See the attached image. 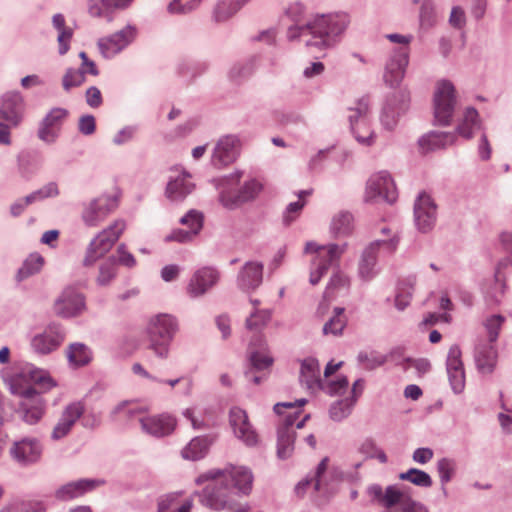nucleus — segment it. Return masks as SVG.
Segmentation results:
<instances>
[{"label":"nucleus","instance_id":"1","mask_svg":"<svg viewBox=\"0 0 512 512\" xmlns=\"http://www.w3.org/2000/svg\"><path fill=\"white\" fill-rule=\"evenodd\" d=\"M49 373L33 365H26L10 382V392L19 396L16 413L28 425L37 424L45 413V401L41 393L55 387Z\"/></svg>","mask_w":512,"mask_h":512},{"label":"nucleus","instance_id":"2","mask_svg":"<svg viewBox=\"0 0 512 512\" xmlns=\"http://www.w3.org/2000/svg\"><path fill=\"white\" fill-rule=\"evenodd\" d=\"M351 23V16L345 11L315 14L303 25L289 26V41H302L306 47L327 50L336 47L344 37Z\"/></svg>","mask_w":512,"mask_h":512},{"label":"nucleus","instance_id":"3","mask_svg":"<svg viewBox=\"0 0 512 512\" xmlns=\"http://www.w3.org/2000/svg\"><path fill=\"white\" fill-rule=\"evenodd\" d=\"M178 331L177 319L170 314H158L150 318L146 334L147 348L159 359L169 358L171 344Z\"/></svg>","mask_w":512,"mask_h":512},{"label":"nucleus","instance_id":"4","mask_svg":"<svg viewBox=\"0 0 512 512\" xmlns=\"http://www.w3.org/2000/svg\"><path fill=\"white\" fill-rule=\"evenodd\" d=\"M367 495L372 504L386 510L400 506L399 512H429L420 502L407 496L397 485H388L385 489L379 484L367 487Z\"/></svg>","mask_w":512,"mask_h":512},{"label":"nucleus","instance_id":"5","mask_svg":"<svg viewBox=\"0 0 512 512\" xmlns=\"http://www.w3.org/2000/svg\"><path fill=\"white\" fill-rule=\"evenodd\" d=\"M228 483L231 492L248 495L252 491L254 476L250 468L246 466L229 465L224 469H211L201 474L197 479V484H202L208 478H219Z\"/></svg>","mask_w":512,"mask_h":512},{"label":"nucleus","instance_id":"6","mask_svg":"<svg viewBox=\"0 0 512 512\" xmlns=\"http://www.w3.org/2000/svg\"><path fill=\"white\" fill-rule=\"evenodd\" d=\"M125 228L126 223L119 219L99 232L87 246L83 265L91 266L108 253L123 234Z\"/></svg>","mask_w":512,"mask_h":512},{"label":"nucleus","instance_id":"7","mask_svg":"<svg viewBox=\"0 0 512 512\" xmlns=\"http://www.w3.org/2000/svg\"><path fill=\"white\" fill-rule=\"evenodd\" d=\"M348 111V121L355 139L362 145L371 146L374 143L375 134L370 127L369 98L361 97Z\"/></svg>","mask_w":512,"mask_h":512},{"label":"nucleus","instance_id":"8","mask_svg":"<svg viewBox=\"0 0 512 512\" xmlns=\"http://www.w3.org/2000/svg\"><path fill=\"white\" fill-rule=\"evenodd\" d=\"M456 108L454 85L448 80L437 83L433 97L434 124L449 126Z\"/></svg>","mask_w":512,"mask_h":512},{"label":"nucleus","instance_id":"9","mask_svg":"<svg viewBox=\"0 0 512 512\" xmlns=\"http://www.w3.org/2000/svg\"><path fill=\"white\" fill-rule=\"evenodd\" d=\"M65 327L57 322L49 323L30 339L31 350L37 355H49L56 351L66 339Z\"/></svg>","mask_w":512,"mask_h":512},{"label":"nucleus","instance_id":"10","mask_svg":"<svg viewBox=\"0 0 512 512\" xmlns=\"http://www.w3.org/2000/svg\"><path fill=\"white\" fill-rule=\"evenodd\" d=\"M207 480H212V482L199 494L201 504L213 510L232 508L234 492H231L228 483L222 477L208 478Z\"/></svg>","mask_w":512,"mask_h":512},{"label":"nucleus","instance_id":"11","mask_svg":"<svg viewBox=\"0 0 512 512\" xmlns=\"http://www.w3.org/2000/svg\"><path fill=\"white\" fill-rule=\"evenodd\" d=\"M396 199L397 189L388 172H378L368 179L365 190L366 202L378 203L384 201L392 204Z\"/></svg>","mask_w":512,"mask_h":512},{"label":"nucleus","instance_id":"12","mask_svg":"<svg viewBox=\"0 0 512 512\" xmlns=\"http://www.w3.org/2000/svg\"><path fill=\"white\" fill-rule=\"evenodd\" d=\"M137 36V28L133 25H126L123 29L98 39L97 47L105 59H112L126 47H128Z\"/></svg>","mask_w":512,"mask_h":512},{"label":"nucleus","instance_id":"13","mask_svg":"<svg viewBox=\"0 0 512 512\" xmlns=\"http://www.w3.org/2000/svg\"><path fill=\"white\" fill-rule=\"evenodd\" d=\"M410 48H394L386 61L383 79L391 88L402 83L409 64Z\"/></svg>","mask_w":512,"mask_h":512},{"label":"nucleus","instance_id":"14","mask_svg":"<svg viewBox=\"0 0 512 512\" xmlns=\"http://www.w3.org/2000/svg\"><path fill=\"white\" fill-rule=\"evenodd\" d=\"M414 221L421 233L430 232L437 221V205L425 192L418 194L414 202Z\"/></svg>","mask_w":512,"mask_h":512},{"label":"nucleus","instance_id":"15","mask_svg":"<svg viewBox=\"0 0 512 512\" xmlns=\"http://www.w3.org/2000/svg\"><path fill=\"white\" fill-rule=\"evenodd\" d=\"M67 116V109L61 107L52 108L40 121L37 137L48 145L54 144L61 134L62 124Z\"/></svg>","mask_w":512,"mask_h":512},{"label":"nucleus","instance_id":"16","mask_svg":"<svg viewBox=\"0 0 512 512\" xmlns=\"http://www.w3.org/2000/svg\"><path fill=\"white\" fill-rule=\"evenodd\" d=\"M85 309L84 295L73 286L66 287L54 303L55 313L62 318L76 317Z\"/></svg>","mask_w":512,"mask_h":512},{"label":"nucleus","instance_id":"17","mask_svg":"<svg viewBox=\"0 0 512 512\" xmlns=\"http://www.w3.org/2000/svg\"><path fill=\"white\" fill-rule=\"evenodd\" d=\"M43 446L37 438L25 437L15 441L10 448L11 457L21 466H30L40 461Z\"/></svg>","mask_w":512,"mask_h":512},{"label":"nucleus","instance_id":"18","mask_svg":"<svg viewBox=\"0 0 512 512\" xmlns=\"http://www.w3.org/2000/svg\"><path fill=\"white\" fill-rule=\"evenodd\" d=\"M116 206V200L110 196L97 197L84 205L81 218L86 226L96 227Z\"/></svg>","mask_w":512,"mask_h":512},{"label":"nucleus","instance_id":"19","mask_svg":"<svg viewBox=\"0 0 512 512\" xmlns=\"http://www.w3.org/2000/svg\"><path fill=\"white\" fill-rule=\"evenodd\" d=\"M240 153V140L233 134L224 135L216 142L211 156V164L223 168L233 163Z\"/></svg>","mask_w":512,"mask_h":512},{"label":"nucleus","instance_id":"20","mask_svg":"<svg viewBox=\"0 0 512 512\" xmlns=\"http://www.w3.org/2000/svg\"><path fill=\"white\" fill-rule=\"evenodd\" d=\"M25 102L18 91H8L0 96V121L20 125L24 118Z\"/></svg>","mask_w":512,"mask_h":512},{"label":"nucleus","instance_id":"21","mask_svg":"<svg viewBox=\"0 0 512 512\" xmlns=\"http://www.w3.org/2000/svg\"><path fill=\"white\" fill-rule=\"evenodd\" d=\"M204 216L203 214L195 209L189 210L183 217L180 218L179 222L182 225L188 227V229H174L165 236L166 242H178L187 243L193 240V238L199 234L203 227Z\"/></svg>","mask_w":512,"mask_h":512},{"label":"nucleus","instance_id":"22","mask_svg":"<svg viewBox=\"0 0 512 512\" xmlns=\"http://www.w3.org/2000/svg\"><path fill=\"white\" fill-rule=\"evenodd\" d=\"M461 349L457 344L449 348L446 359V370L452 391L460 394L465 388V371L461 359Z\"/></svg>","mask_w":512,"mask_h":512},{"label":"nucleus","instance_id":"23","mask_svg":"<svg viewBox=\"0 0 512 512\" xmlns=\"http://www.w3.org/2000/svg\"><path fill=\"white\" fill-rule=\"evenodd\" d=\"M219 272L211 267L198 269L191 276L187 285V294L191 298H198L205 295L219 281Z\"/></svg>","mask_w":512,"mask_h":512},{"label":"nucleus","instance_id":"24","mask_svg":"<svg viewBox=\"0 0 512 512\" xmlns=\"http://www.w3.org/2000/svg\"><path fill=\"white\" fill-rule=\"evenodd\" d=\"M85 412L84 403L81 401H75L68 404L58 422L54 426L51 439L54 441H58L66 437L72 430L75 423L82 417Z\"/></svg>","mask_w":512,"mask_h":512},{"label":"nucleus","instance_id":"25","mask_svg":"<svg viewBox=\"0 0 512 512\" xmlns=\"http://www.w3.org/2000/svg\"><path fill=\"white\" fill-rule=\"evenodd\" d=\"M229 423L234 435L247 446H254L258 442V436L248 420L246 411L239 407H233L229 412Z\"/></svg>","mask_w":512,"mask_h":512},{"label":"nucleus","instance_id":"26","mask_svg":"<svg viewBox=\"0 0 512 512\" xmlns=\"http://www.w3.org/2000/svg\"><path fill=\"white\" fill-rule=\"evenodd\" d=\"M229 423L234 435L247 446H254L258 442V436L248 420L246 411L239 407H233L229 412Z\"/></svg>","mask_w":512,"mask_h":512},{"label":"nucleus","instance_id":"27","mask_svg":"<svg viewBox=\"0 0 512 512\" xmlns=\"http://www.w3.org/2000/svg\"><path fill=\"white\" fill-rule=\"evenodd\" d=\"M141 429L146 434L162 438L170 435L176 427V419L167 413L140 418Z\"/></svg>","mask_w":512,"mask_h":512},{"label":"nucleus","instance_id":"28","mask_svg":"<svg viewBox=\"0 0 512 512\" xmlns=\"http://www.w3.org/2000/svg\"><path fill=\"white\" fill-rule=\"evenodd\" d=\"M294 423L295 415H286L283 424L277 429V457L281 460L290 458L294 452L296 438Z\"/></svg>","mask_w":512,"mask_h":512},{"label":"nucleus","instance_id":"29","mask_svg":"<svg viewBox=\"0 0 512 512\" xmlns=\"http://www.w3.org/2000/svg\"><path fill=\"white\" fill-rule=\"evenodd\" d=\"M263 268L261 262H246L237 276L238 288L244 292L256 290L263 281Z\"/></svg>","mask_w":512,"mask_h":512},{"label":"nucleus","instance_id":"30","mask_svg":"<svg viewBox=\"0 0 512 512\" xmlns=\"http://www.w3.org/2000/svg\"><path fill=\"white\" fill-rule=\"evenodd\" d=\"M195 184L192 182V176L186 171H182L175 177H171L167 183L165 194L172 202H182L189 194L193 192Z\"/></svg>","mask_w":512,"mask_h":512},{"label":"nucleus","instance_id":"31","mask_svg":"<svg viewBox=\"0 0 512 512\" xmlns=\"http://www.w3.org/2000/svg\"><path fill=\"white\" fill-rule=\"evenodd\" d=\"M132 2L133 0H86L87 12L93 18H103L111 22L115 11L126 9Z\"/></svg>","mask_w":512,"mask_h":512},{"label":"nucleus","instance_id":"32","mask_svg":"<svg viewBox=\"0 0 512 512\" xmlns=\"http://www.w3.org/2000/svg\"><path fill=\"white\" fill-rule=\"evenodd\" d=\"M498 359V352L494 343L480 342L475 346L474 361L479 373L492 374Z\"/></svg>","mask_w":512,"mask_h":512},{"label":"nucleus","instance_id":"33","mask_svg":"<svg viewBox=\"0 0 512 512\" xmlns=\"http://www.w3.org/2000/svg\"><path fill=\"white\" fill-rule=\"evenodd\" d=\"M346 245L328 244L327 258L320 261H314L316 268L311 271L309 281L312 285L319 283L321 278L327 273L328 269L336 264L345 250Z\"/></svg>","mask_w":512,"mask_h":512},{"label":"nucleus","instance_id":"34","mask_svg":"<svg viewBox=\"0 0 512 512\" xmlns=\"http://www.w3.org/2000/svg\"><path fill=\"white\" fill-rule=\"evenodd\" d=\"M96 486L97 481L92 479H79L68 482L55 491V498L60 501H69L84 495Z\"/></svg>","mask_w":512,"mask_h":512},{"label":"nucleus","instance_id":"35","mask_svg":"<svg viewBox=\"0 0 512 512\" xmlns=\"http://www.w3.org/2000/svg\"><path fill=\"white\" fill-rule=\"evenodd\" d=\"M215 440L216 436L213 434L196 436L182 449L181 455L187 460H200L206 456Z\"/></svg>","mask_w":512,"mask_h":512},{"label":"nucleus","instance_id":"36","mask_svg":"<svg viewBox=\"0 0 512 512\" xmlns=\"http://www.w3.org/2000/svg\"><path fill=\"white\" fill-rule=\"evenodd\" d=\"M456 141V134L452 132L430 131L423 135L418 144L424 153L435 151L438 149L446 148L454 144Z\"/></svg>","mask_w":512,"mask_h":512},{"label":"nucleus","instance_id":"37","mask_svg":"<svg viewBox=\"0 0 512 512\" xmlns=\"http://www.w3.org/2000/svg\"><path fill=\"white\" fill-rule=\"evenodd\" d=\"M300 382L308 390L322 387L320 365L316 358L308 357L301 361Z\"/></svg>","mask_w":512,"mask_h":512},{"label":"nucleus","instance_id":"38","mask_svg":"<svg viewBox=\"0 0 512 512\" xmlns=\"http://www.w3.org/2000/svg\"><path fill=\"white\" fill-rule=\"evenodd\" d=\"M52 26L57 30L58 53L65 55L70 48V42L73 37V30L66 26V20L63 14L57 13L52 17Z\"/></svg>","mask_w":512,"mask_h":512},{"label":"nucleus","instance_id":"39","mask_svg":"<svg viewBox=\"0 0 512 512\" xmlns=\"http://www.w3.org/2000/svg\"><path fill=\"white\" fill-rule=\"evenodd\" d=\"M66 356L70 366L74 368L88 365L92 360L91 349L81 342L71 343L67 350Z\"/></svg>","mask_w":512,"mask_h":512},{"label":"nucleus","instance_id":"40","mask_svg":"<svg viewBox=\"0 0 512 512\" xmlns=\"http://www.w3.org/2000/svg\"><path fill=\"white\" fill-rule=\"evenodd\" d=\"M377 257L369 246L363 250L358 264V275L362 280L370 281L378 274Z\"/></svg>","mask_w":512,"mask_h":512},{"label":"nucleus","instance_id":"41","mask_svg":"<svg viewBox=\"0 0 512 512\" xmlns=\"http://www.w3.org/2000/svg\"><path fill=\"white\" fill-rule=\"evenodd\" d=\"M480 127L479 114L474 107H467L460 123L456 127V132L465 139H471L475 129Z\"/></svg>","mask_w":512,"mask_h":512},{"label":"nucleus","instance_id":"42","mask_svg":"<svg viewBox=\"0 0 512 512\" xmlns=\"http://www.w3.org/2000/svg\"><path fill=\"white\" fill-rule=\"evenodd\" d=\"M44 265V258L38 253H31L23 262L22 266L16 273V280L22 282L23 280L39 273Z\"/></svg>","mask_w":512,"mask_h":512},{"label":"nucleus","instance_id":"43","mask_svg":"<svg viewBox=\"0 0 512 512\" xmlns=\"http://www.w3.org/2000/svg\"><path fill=\"white\" fill-rule=\"evenodd\" d=\"M140 412L141 410L138 406L131 401L124 400L111 410L109 417L113 422H127L140 414Z\"/></svg>","mask_w":512,"mask_h":512},{"label":"nucleus","instance_id":"44","mask_svg":"<svg viewBox=\"0 0 512 512\" xmlns=\"http://www.w3.org/2000/svg\"><path fill=\"white\" fill-rule=\"evenodd\" d=\"M353 229V216L349 212H340L331 221L330 230L335 237L347 236Z\"/></svg>","mask_w":512,"mask_h":512},{"label":"nucleus","instance_id":"45","mask_svg":"<svg viewBox=\"0 0 512 512\" xmlns=\"http://www.w3.org/2000/svg\"><path fill=\"white\" fill-rule=\"evenodd\" d=\"M117 276V266H116V256H109L104 262H102L99 266V272L96 277V283L99 286L105 287L110 285V283Z\"/></svg>","mask_w":512,"mask_h":512},{"label":"nucleus","instance_id":"46","mask_svg":"<svg viewBox=\"0 0 512 512\" xmlns=\"http://www.w3.org/2000/svg\"><path fill=\"white\" fill-rule=\"evenodd\" d=\"M437 23V15L433 0H423L419 11V27L421 30H429Z\"/></svg>","mask_w":512,"mask_h":512},{"label":"nucleus","instance_id":"47","mask_svg":"<svg viewBox=\"0 0 512 512\" xmlns=\"http://www.w3.org/2000/svg\"><path fill=\"white\" fill-rule=\"evenodd\" d=\"M345 309L342 307H335L333 316L324 324L323 333L325 335L332 334L334 336L341 335L346 324L347 319L344 315Z\"/></svg>","mask_w":512,"mask_h":512},{"label":"nucleus","instance_id":"48","mask_svg":"<svg viewBox=\"0 0 512 512\" xmlns=\"http://www.w3.org/2000/svg\"><path fill=\"white\" fill-rule=\"evenodd\" d=\"M355 403V397H348L334 402L329 409L330 418L337 422L342 421L351 414Z\"/></svg>","mask_w":512,"mask_h":512},{"label":"nucleus","instance_id":"49","mask_svg":"<svg viewBox=\"0 0 512 512\" xmlns=\"http://www.w3.org/2000/svg\"><path fill=\"white\" fill-rule=\"evenodd\" d=\"M240 9L241 6L235 0H218L213 15L217 22H225Z\"/></svg>","mask_w":512,"mask_h":512},{"label":"nucleus","instance_id":"50","mask_svg":"<svg viewBox=\"0 0 512 512\" xmlns=\"http://www.w3.org/2000/svg\"><path fill=\"white\" fill-rule=\"evenodd\" d=\"M399 479L402 481H409L410 483L422 488H429L433 484L431 476L427 472L417 468H410L406 472L400 473Z\"/></svg>","mask_w":512,"mask_h":512},{"label":"nucleus","instance_id":"51","mask_svg":"<svg viewBox=\"0 0 512 512\" xmlns=\"http://www.w3.org/2000/svg\"><path fill=\"white\" fill-rule=\"evenodd\" d=\"M358 451L360 454L364 456L365 459H378L380 463H387L388 458L385 452L379 448L372 438H366L364 439L359 448Z\"/></svg>","mask_w":512,"mask_h":512},{"label":"nucleus","instance_id":"52","mask_svg":"<svg viewBox=\"0 0 512 512\" xmlns=\"http://www.w3.org/2000/svg\"><path fill=\"white\" fill-rule=\"evenodd\" d=\"M254 71V60L250 59L245 62H237L231 66L228 77L235 83H240L244 79L252 75Z\"/></svg>","mask_w":512,"mask_h":512},{"label":"nucleus","instance_id":"53","mask_svg":"<svg viewBox=\"0 0 512 512\" xmlns=\"http://www.w3.org/2000/svg\"><path fill=\"white\" fill-rule=\"evenodd\" d=\"M400 237L397 233L392 234L388 239H377L368 246L378 255L384 253L392 255L398 248Z\"/></svg>","mask_w":512,"mask_h":512},{"label":"nucleus","instance_id":"54","mask_svg":"<svg viewBox=\"0 0 512 512\" xmlns=\"http://www.w3.org/2000/svg\"><path fill=\"white\" fill-rule=\"evenodd\" d=\"M59 188L56 182H49L41 188L31 192L26 197V202L30 205L35 202H40L48 198H54L59 195Z\"/></svg>","mask_w":512,"mask_h":512},{"label":"nucleus","instance_id":"55","mask_svg":"<svg viewBox=\"0 0 512 512\" xmlns=\"http://www.w3.org/2000/svg\"><path fill=\"white\" fill-rule=\"evenodd\" d=\"M399 111L395 108L394 101L388 100L380 114V122L384 129L392 131L398 123Z\"/></svg>","mask_w":512,"mask_h":512},{"label":"nucleus","instance_id":"56","mask_svg":"<svg viewBox=\"0 0 512 512\" xmlns=\"http://www.w3.org/2000/svg\"><path fill=\"white\" fill-rule=\"evenodd\" d=\"M436 468L439 475L440 483L446 485L454 477L457 464L454 459L443 457L438 460Z\"/></svg>","mask_w":512,"mask_h":512},{"label":"nucleus","instance_id":"57","mask_svg":"<svg viewBox=\"0 0 512 512\" xmlns=\"http://www.w3.org/2000/svg\"><path fill=\"white\" fill-rule=\"evenodd\" d=\"M504 322L505 317L500 314H494L485 319L483 325L488 334V342L495 343L497 341Z\"/></svg>","mask_w":512,"mask_h":512},{"label":"nucleus","instance_id":"58","mask_svg":"<svg viewBox=\"0 0 512 512\" xmlns=\"http://www.w3.org/2000/svg\"><path fill=\"white\" fill-rule=\"evenodd\" d=\"M86 81L83 71L75 68H67L62 77V87L66 92L72 88L81 86Z\"/></svg>","mask_w":512,"mask_h":512},{"label":"nucleus","instance_id":"59","mask_svg":"<svg viewBox=\"0 0 512 512\" xmlns=\"http://www.w3.org/2000/svg\"><path fill=\"white\" fill-rule=\"evenodd\" d=\"M359 363H361L365 369L373 370L377 367L382 366L386 363L387 357L376 351L371 352H360L357 356Z\"/></svg>","mask_w":512,"mask_h":512},{"label":"nucleus","instance_id":"60","mask_svg":"<svg viewBox=\"0 0 512 512\" xmlns=\"http://www.w3.org/2000/svg\"><path fill=\"white\" fill-rule=\"evenodd\" d=\"M202 0H172L167 10L171 14L186 15L195 11L201 4Z\"/></svg>","mask_w":512,"mask_h":512},{"label":"nucleus","instance_id":"61","mask_svg":"<svg viewBox=\"0 0 512 512\" xmlns=\"http://www.w3.org/2000/svg\"><path fill=\"white\" fill-rule=\"evenodd\" d=\"M271 319V311L269 309H255L246 319V327L249 330H257L265 326Z\"/></svg>","mask_w":512,"mask_h":512},{"label":"nucleus","instance_id":"62","mask_svg":"<svg viewBox=\"0 0 512 512\" xmlns=\"http://www.w3.org/2000/svg\"><path fill=\"white\" fill-rule=\"evenodd\" d=\"M249 361L251 364L252 370L255 372H265L270 369L273 364V358L267 354H264L259 351L251 352L249 356Z\"/></svg>","mask_w":512,"mask_h":512},{"label":"nucleus","instance_id":"63","mask_svg":"<svg viewBox=\"0 0 512 512\" xmlns=\"http://www.w3.org/2000/svg\"><path fill=\"white\" fill-rule=\"evenodd\" d=\"M261 189V183L255 179L245 182L244 185L238 190L242 203L244 204L255 199Z\"/></svg>","mask_w":512,"mask_h":512},{"label":"nucleus","instance_id":"64","mask_svg":"<svg viewBox=\"0 0 512 512\" xmlns=\"http://www.w3.org/2000/svg\"><path fill=\"white\" fill-rule=\"evenodd\" d=\"M219 202L228 210H234L243 205L238 191L232 192L225 189L219 193Z\"/></svg>","mask_w":512,"mask_h":512}]
</instances>
